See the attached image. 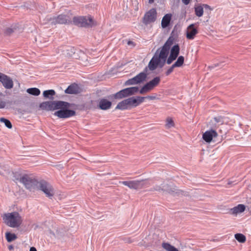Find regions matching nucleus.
Instances as JSON below:
<instances>
[{"mask_svg":"<svg viewBox=\"0 0 251 251\" xmlns=\"http://www.w3.org/2000/svg\"><path fill=\"white\" fill-rule=\"evenodd\" d=\"M4 223L11 227L20 226L22 222V218L18 212L5 213L3 216Z\"/></svg>","mask_w":251,"mask_h":251,"instance_id":"nucleus-1","label":"nucleus"},{"mask_svg":"<svg viewBox=\"0 0 251 251\" xmlns=\"http://www.w3.org/2000/svg\"><path fill=\"white\" fill-rule=\"evenodd\" d=\"M73 22L74 25L79 27H90L96 25L95 22L90 16L74 17Z\"/></svg>","mask_w":251,"mask_h":251,"instance_id":"nucleus-2","label":"nucleus"},{"mask_svg":"<svg viewBox=\"0 0 251 251\" xmlns=\"http://www.w3.org/2000/svg\"><path fill=\"white\" fill-rule=\"evenodd\" d=\"M159 49H158L155 53L153 56L149 63L148 66L147 67L150 71L155 70L158 67L160 58H165V52L164 51H160L158 53Z\"/></svg>","mask_w":251,"mask_h":251,"instance_id":"nucleus-3","label":"nucleus"},{"mask_svg":"<svg viewBox=\"0 0 251 251\" xmlns=\"http://www.w3.org/2000/svg\"><path fill=\"white\" fill-rule=\"evenodd\" d=\"M138 91L139 87L137 86L126 88L116 93L114 95V97L115 99H121L135 95Z\"/></svg>","mask_w":251,"mask_h":251,"instance_id":"nucleus-4","label":"nucleus"},{"mask_svg":"<svg viewBox=\"0 0 251 251\" xmlns=\"http://www.w3.org/2000/svg\"><path fill=\"white\" fill-rule=\"evenodd\" d=\"M20 181L25 187L31 191L37 188L39 181L27 175H25L20 178Z\"/></svg>","mask_w":251,"mask_h":251,"instance_id":"nucleus-5","label":"nucleus"},{"mask_svg":"<svg viewBox=\"0 0 251 251\" xmlns=\"http://www.w3.org/2000/svg\"><path fill=\"white\" fill-rule=\"evenodd\" d=\"M37 188L43 191L46 196L51 198L54 195L53 189L51 185L46 181L42 180L39 182Z\"/></svg>","mask_w":251,"mask_h":251,"instance_id":"nucleus-6","label":"nucleus"},{"mask_svg":"<svg viewBox=\"0 0 251 251\" xmlns=\"http://www.w3.org/2000/svg\"><path fill=\"white\" fill-rule=\"evenodd\" d=\"M48 20L51 25L68 24L72 22L70 17L66 15L61 14L57 17L48 18Z\"/></svg>","mask_w":251,"mask_h":251,"instance_id":"nucleus-7","label":"nucleus"},{"mask_svg":"<svg viewBox=\"0 0 251 251\" xmlns=\"http://www.w3.org/2000/svg\"><path fill=\"white\" fill-rule=\"evenodd\" d=\"M174 39L172 37H170L167 41L165 42L163 46L162 47L160 51H164L165 52V58H160L159 63L158 65V66H159L160 68H162L164 65H165V63L166 61V59L167 58V56L169 54V50L170 49L171 46L173 44Z\"/></svg>","mask_w":251,"mask_h":251,"instance_id":"nucleus-8","label":"nucleus"},{"mask_svg":"<svg viewBox=\"0 0 251 251\" xmlns=\"http://www.w3.org/2000/svg\"><path fill=\"white\" fill-rule=\"evenodd\" d=\"M160 81V77L159 76H156L142 87L140 90V93L143 94L150 91L154 87L157 86L159 84Z\"/></svg>","mask_w":251,"mask_h":251,"instance_id":"nucleus-9","label":"nucleus"},{"mask_svg":"<svg viewBox=\"0 0 251 251\" xmlns=\"http://www.w3.org/2000/svg\"><path fill=\"white\" fill-rule=\"evenodd\" d=\"M120 183L127 186L130 189H140L143 188L146 183L143 180H130V181H123L120 182Z\"/></svg>","mask_w":251,"mask_h":251,"instance_id":"nucleus-10","label":"nucleus"},{"mask_svg":"<svg viewBox=\"0 0 251 251\" xmlns=\"http://www.w3.org/2000/svg\"><path fill=\"white\" fill-rule=\"evenodd\" d=\"M156 11L155 8H151L147 12L144 16L143 22L147 25L150 23L154 22L156 19Z\"/></svg>","mask_w":251,"mask_h":251,"instance_id":"nucleus-11","label":"nucleus"},{"mask_svg":"<svg viewBox=\"0 0 251 251\" xmlns=\"http://www.w3.org/2000/svg\"><path fill=\"white\" fill-rule=\"evenodd\" d=\"M54 115L59 118L66 119L75 116V111L73 110L69 109L68 108H64L63 109L55 112Z\"/></svg>","mask_w":251,"mask_h":251,"instance_id":"nucleus-12","label":"nucleus"},{"mask_svg":"<svg viewBox=\"0 0 251 251\" xmlns=\"http://www.w3.org/2000/svg\"><path fill=\"white\" fill-rule=\"evenodd\" d=\"M0 82L6 89H11L13 87L12 79L8 76L0 72Z\"/></svg>","mask_w":251,"mask_h":251,"instance_id":"nucleus-13","label":"nucleus"},{"mask_svg":"<svg viewBox=\"0 0 251 251\" xmlns=\"http://www.w3.org/2000/svg\"><path fill=\"white\" fill-rule=\"evenodd\" d=\"M218 136L217 132L214 129L206 131L202 135L203 139L207 143L212 141L213 138Z\"/></svg>","mask_w":251,"mask_h":251,"instance_id":"nucleus-14","label":"nucleus"},{"mask_svg":"<svg viewBox=\"0 0 251 251\" xmlns=\"http://www.w3.org/2000/svg\"><path fill=\"white\" fill-rule=\"evenodd\" d=\"M194 24H191L187 27L186 37L188 39L192 40L197 34V29L194 27Z\"/></svg>","mask_w":251,"mask_h":251,"instance_id":"nucleus-15","label":"nucleus"},{"mask_svg":"<svg viewBox=\"0 0 251 251\" xmlns=\"http://www.w3.org/2000/svg\"><path fill=\"white\" fill-rule=\"evenodd\" d=\"M53 109H63L64 108H69L70 106V103L63 101H53Z\"/></svg>","mask_w":251,"mask_h":251,"instance_id":"nucleus-16","label":"nucleus"},{"mask_svg":"<svg viewBox=\"0 0 251 251\" xmlns=\"http://www.w3.org/2000/svg\"><path fill=\"white\" fill-rule=\"evenodd\" d=\"M65 92L69 94H78L80 92V88L77 84L74 83L69 86L65 90Z\"/></svg>","mask_w":251,"mask_h":251,"instance_id":"nucleus-17","label":"nucleus"},{"mask_svg":"<svg viewBox=\"0 0 251 251\" xmlns=\"http://www.w3.org/2000/svg\"><path fill=\"white\" fill-rule=\"evenodd\" d=\"M148 68L146 67L143 72H141L134 76L137 82L139 84L144 81L147 76Z\"/></svg>","mask_w":251,"mask_h":251,"instance_id":"nucleus-18","label":"nucleus"},{"mask_svg":"<svg viewBox=\"0 0 251 251\" xmlns=\"http://www.w3.org/2000/svg\"><path fill=\"white\" fill-rule=\"evenodd\" d=\"M162 192H166L170 194H174L177 193V190L176 189V187L173 185H169L168 184H162Z\"/></svg>","mask_w":251,"mask_h":251,"instance_id":"nucleus-19","label":"nucleus"},{"mask_svg":"<svg viewBox=\"0 0 251 251\" xmlns=\"http://www.w3.org/2000/svg\"><path fill=\"white\" fill-rule=\"evenodd\" d=\"M111 104L112 103L110 101L102 99L100 100L99 106L102 110H107L111 107Z\"/></svg>","mask_w":251,"mask_h":251,"instance_id":"nucleus-20","label":"nucleus"},{"mask_svg":"<svg viewBox=\"0 0 251 251\" xmlns=\"http://www.w3.org/2000/svg\"><path fill=\"white\" fill-rule=\"evenodd\" d=\"M39 107L42 110L48 111L54 110L53 101L43 102L40 103Z\"/></svg>","mask_w":251,"mask_h":251,"instance_id":"nucleus-21","label":"nucleus"},{"mask_svg":"<svg viewBox=\"0 0 251 251\" xmlns=\"http://www.w3.org/2000/svg\"><path fill=\"white\" fill-rule=\"evenodd\" d=\"M171 17L172 15L171 14H167L163 17L161 21V26L162 28H166L169 25Z\"/></svg>","mask_w":251,"mask_h":251,"instance_id":"nucleus-22","label":"nucleus"},{"mask_svg":"<svg viewBox=\"0 0 251 251\" xmlns=\"http://www.w3.org/2000/svg\"><path fill=\"white\" fill-rule=\"evenodd\" d=\"M246 207L243 204H239L237 206L230 209V211L233 214H237L245 211Z\"/></svg>","mask_w":251,"mask_h":251,"instance_id":"nucleus-23","label":"nucleus"},{"mask_svg":"<svg viewBox=\"0 0 251 251\" xmlns=\"http://www.w3.org/2000/svg\"><path fill=\"white\" fill-rule=\"evenodd\" d=\"M145 100L143 97H131L132 107H136L142 103Z\"/></svg>","mask_w":251,"mask_h":251,"instance_id":"nucleus-24","label":"nucleus"},{"mask_svg":"<svg viewBox=\"0 0 251 251\" xmlns=\"http://www.w3.org/2000/svg\"><path fill=\"white\" fill-rule=\"evenodd\" d=\"M179 50L180 48L179 45L176 44L172 48L170 55L176 58L179 53Z\"/></svg>","mask_w":251,"mask_h":251,"instance_id":"nucleus-25","label":"nucleus"},{"mask_svg":"<svg viewBox=\"0 0 251 251\" xmlns=\"http://www.w3.org/2000/svg\"><path fill=\"white\" fill-rule=\"evenodd\" d=\"M55 92L54 90L50 89L48 90H46L43 92V96L46 98H49L50 99L52 100L53 98V96L55 95Z\"/></svg>","mask_w":251,"mask_h":251,"instance_id":"nucleus-26","label":"nucleus"},{"mask_svg":"<svg viewBox=\"0 0 251 251\" xmlns=\"http://www.w3.org/2000/svg\"><path fill=\"white\" fill-rule=\"evenodd\" d=\"M195 12L197 16L201 17L203 14V8L201 4L195 6Z\"/></svg>","mask_w":251,"mask_h":251,"instance_id":"nucleus-27","label":"nucleus"},{"mask_svg":"<svg viewBox=\"0 0 251 251\" xmlns=\"http://www.w3.org/2000/svg\"><path fill=\"white\" fill-rule=\"evenodd\" d=\"M115 109L122 110L128 109L126 100L119 102Z\"/></svg>","mask_w":251,"mask_h":251,"instance_id":"nucleus-28","label":"nucleus"},{"mask_svg":"<svg viewBox=\"0 0 251 251\" xmlns=\"http://www.w3.org/2000/svg\"><path fill=\"white\" fill-rule=\"evenodd\" d=\"M26 92L32 95L37 96L40 95V91L37 88H31L27 89Z\"/></svg>","mask_w":251,"mask_h":251,"instance_id":"nucleus-29","label":"nucleus"},{"mask_svg":"<svg viewBox=\"0 0 251 251\" xmlns=\"http://www.w3.org/2000/svg\"><path fill=\"white\" fill-rule=\"evenodd\" d=\"M162 247L168 251H179L175 247L167 243H163L162 244Z\"/></svg>","mask_w":251,"mask_h":251,"instance_id":"nucleus-30","label":"nucleus"},{"mask_svg":"<svg viewBox=\"0 0 251 251\" xmlns=\"http://www.w3.org/2000/svg\"><path fill=\"white\" fill-rule=\"evenodd\" d=\"M234 237L240 243H244L246 240V236L241 233H236L235 234Z\"/></svg>","mask_w":251,"mask_h":251,"instance_id":"nucleus-31","label":"nucleus"},{"mask_svg":"<svg viewBox=\"0 0 251 251\" xmlns=\"http://www.w3.org/2000/svg\"><path fill=\"white\" fill-rule=\"evenodd\" d=\"M6 239L8 242H11L17 239V237L14 233L6 232L5 234Z\"/></svg>","mask_w":251,"mask_h":251,"instance_id":"nucleus-32","label":"nucleus"},{"mask_svg":"<svg viewBox=\"0 0 251 251\" xmlns=\"http://www.w3.org/2000/svg\"><path fill=\"white\" fill-rule=\"evenodd\" d=\"M184 58L183 56H179L176 60V61L173 64L174 67H180L184 63Z\"/></svg>","mask_w":251,"mask_h":251,"instance_id":"nucleus-33","label":"nucleus"},{"mask_svg":"<svg viewBox=\"0 0 251 251\" xmlns=\"http://www.w3.org/2000/svg\"><path fill=\"white\" fill-rule=\"evenodd\" d=\"M0 122L1 123H3L4 124L5 126L9 129H10L12 127V125L11 122L7 119H5L3 117L0 118Z\"/></svg>","mask_w":251,"mask_h":251,"instance_id":"nucleus-34","label":"nucleus"},{"mask_svg":"<svg viewBox=\"0 0 251 251\" xmlns=\"http://www.w3.org/2000/svg\"><path fill=\"white\" fill-rule=\"evenodd\" d=\"M138 84V83L137 82V81L136 80V79L134 77H133V78H131L130 79H128L125 83V85H126V86L131 85H135V84Z\"/></svg>","mask_w":251,"mask_h":251,"instance_id":"nucleus-35","label":"nucleus"},{"mask_svg":"<svg viewBox=\"0 0 251 251\" xmlns=\"http://www.w3.org/2000/svg\"><path fill=\"white\" fill-rule=\"evenodd\" d=\"M174 126V123L172 118H168L166 120V126L169 128Z\"/></svg>","mask_w":251,"mask_h":251,"instance_id":"nucleus-36","label":"nucleus"},{"mask_svg":"<svg viewBox=\"0 0 251 251\" xmlns=\"http://www.w3.org/2000/svg\"><path fill=\"white\" fill-rule=\"evenodd\" d=\"M75 49L73 47H69L67 51H70V52H68L67 54L69 56H72L75 53Z\"/></svg>","mask_w":251,"mask_h":251,"instance_id":"nucleus-37","label":"nucleus"},{"mask_svg":"<svg viewBox=\"0 0 251 251\" xmlns=\"http://www.w3.org/2000/svg\"><path fill=\"white\" fill-rule=\"evenodd\" d=\"M16 28H7L5 31V34L7 35H10L12 33L14 32Z\"/></svg>","mask_w":251,"mask_h":251,"instance_id":"nucleus-38","label":"nucleus"},{"mask_svg":"<svg viewBox=\"0 0 251 251\" xmlns=\"http://www.w3.org/2000/svg\"><path fill=\"white\" fill-rule=\"evenodd\" d=\"M213 120L216 123H220V124H223V118L221 116H218V117H214L213 118Z\"/></svg>","mask_w":251,"mask_h":251,"instance_id":"nucleus-39","label":"nucleus"},{"mask_svg":"<svg viewBox=\"0 0 251 251\" xmlns=\"http://www.w3.org/2000/svg\"><path fill=\"white\" fill-rule=\"evenodd\" d=\"M176 58L175 57H174V56H172L170 54L169 57L168 58V59H166V63L168 64H171V63L174 61L175 60H176Z\"/></svg>","mask_w":251,"mask_h":251,"instance_id":"nucleus-40","label":"nucleus"},{"mask_svg":"<svg viewBox=\"0 0 251 251\" xmlns=\"http://www.w3.org/2000/svg\"><path fill=\"white\" fill-rule=\"evenodd\" d=\"M126 100L128 108L132 107L131 97L126 99Z\"/></svg>","mask_w":251,"mask_h":251,"instance_id":"nucleus-41","label":"nucleus"},{"mask_svg":"<svg viewBox=\"0 0 251 251\" xmlns=\"http://www.w3.org/2000/svg\"><path fill=\"white\" fill-rule=\"evenodd\" d=\"M153 189L154 191H159V192H162V185H156L155 186H154V187H153Z\"/></svg>","mask_w":251,"mask_h":251,"instance_id":"nucleus-42","label":"nucleus"},{"mask_svg":"<svg viewBox=\"0 0 251 251\" xmlns=\"http://www.w3.org/2000/svg\"><path fill=\"white\" fill-rule=\"evenodd\" d=\"M176 68V67H174V65L173 64L172 66L169 68L168 69V70L166 71V75H169L171 73H172L174 70V69Z\"/></svg>","mask_w":251,"mask_h":251,"instance_id":"nucleus-43","label":"nucleus"},{"mask_svg":"<svg viewBox=\"0 0 251 251\" xmlns=\"http://www.w3.org/2000/svg\"><path fill=\"white\" fill-rule=\"evenodd\" d=\"M203 9H205V10H209L210 11L212 10V8H211V7L208 5V4H201Z\"/></svg>","mask_w":251,"mask_h":251,"instance_id":"nucleus-44","label":"nucleus"},{"mask_svg":"<svg viewBox=\"0 0 251 251\" xmlns=\"http://www.w3.org/2000/svg\"><path fill=\"white\" fill-rule=\"evenodd\" d=\"M145 99H148L150 100H154L156 99V96H148L147 97H143Z\"/></svg>","mask_w":251,"mask_h":251,"instance_id":"nucleus-45","label":"nucleus"},{"mask_svg":"<svg viewBox=\"0 0 251 251\" xmlns=\"http://www.w3.org/2000/svg\"><path fill=\"white\" fill-rule=\"evenodd\" d=\"M182 2L185 5H188L190 1V0H181Z\"/></svg>","mask_w":251,"mask_h":251,"instance_id":"nucleus-46","label":"nucleus"},{"mask_svg":"<svg viewBox=\"0 0 251 251\" xmlns=\"http://www.w3.org/2000/svg\"><path fill=\"white\" fill-rule=\"evenodd\" d=\"M127 44L128 45H132L133 46H135L134 43L132 41H128V42H127Z\"/></svg>","mask_w":251,"mask_h":251,"instance_id":"nucleus-47","label":"nucleus"},{"mask_svg":"<svg viewBox=\"0 0 251 251\" xmlns=\"http://www.w3.org/2000/svg\"><path fill=\"white\" fill-rule=\"evenodd\" d=\"M29 251H37V250L35 247H32L30 248Z\"/></svg>","mask_w":251,"mask_h":251,"instance_id":"nucleus-48","label":"nucleus"},{"mask_svg":"<svg viewBox=\"0 0 251 251\" xmlns=\"http://www.w3.org/2000/svg\"><path fill=\"white\" fill-rule=\"evenodd\" d=\"M154 0H149V2L150 3H152L154 2Z\"/></svg>","mask_w":251,"mask_h":251,"instance_id":"nucleus-49","label":"nucleus"},{"mask_svg":"<svg viewBox=\"0 0 251 251\" xmlns=\"http://www.w3.org/2000/svg\"><path fill=\"white\" fill-rule=\"evenodd\" d=\"M8 249H9V250H12V249H13V246H12V245H10V246H9L8 247Z\"/></svg>","mask_w":251,"mask_h":251,"instance_id":"nucleus-50","label":"nucleus"},{"mask_svg":"<svg viewBox=\"0 0 251 251\" xmlns=\"http://www.w3.org/2000/svg\"><path fill=\"white\" fill-rule=\"evenodd\" d=\"M4 107V104H0V108H2Z\"/></svg>","mask_w":251,"mask_h":251,"instance_id":"nucleus-51","label":"nucleus"},{"mask_svg":"<svg viewBox=\"0 0 251 251\" xmlns=\"http://www.w3.org/2000/svg\"><path fill=\"white\" fill-rule=\"evenodd\" d=\"M218 65H219L218 64H217V65H215L214 66H211L210 67L211 68H214L215 67L218 66Z\"/></svg>","mask_w":251,"mask_h":251,"instance_id":"nucleus-52","label":"nucleus"},{"mask_svg":"<svg viewBox=\"0 0 251 251\" xmlns=\"http://www.w3.org/2000/svg\"><path fill=\"white\" fill-rule=\"evenodd\" d=\"M231 183H231V182H230V181H229V182H228V184H231Z\"/></svg>","mask_w":251,"mask_h":251,"instance_id":"nucleus-53","label":"nucleus"}]
</instances>
